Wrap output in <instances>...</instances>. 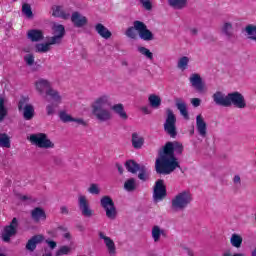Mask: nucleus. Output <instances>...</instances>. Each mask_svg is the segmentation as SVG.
Here are the masks:
<instances>
[{"label": "nucleus", "instance_id": "1", "mask_svg": "<svg viewBox=\"0 0 256 256\" xmlns=\"http://www.w3.org/2000/svg\"><path fill=\"white\" fill-rule=\"evenodd\" d=\"M175 153L181 155L183 153V144L179 142H168L164 146L163 153L156 160L155 169L159 175H171L175 169L181 167L179 161L175 157Z\"/></svg>", "mask_w": 256, "mask_h": 256}, {"label": "nucleus", "instance_id": "2", "mask_svg": "<svg viewBox=\"0 0 256 256\" xmlns=\"http://www.w3.org/2000/svg\"><path fill=\"white\" fill-rule=\"evenodd\" d=\"M107 107H111V98L109 96L102 95L96 98L91 104L92 115H94L98 121L103 123H105V121H110L113 115Z\"/></svg>", "mask_w": 256, "mask_h": 256}, {"label": "nucleus", "instance_id": "3", "mask_svg": "<svg viewBox=\"0 0 256 256\" xmlns=\"http://www.w3.org/2000/svg\"><path fill=\"white\" fill-rule=\"evenodd\" d=\"M35 89L36 91H38V93H40V95H43L45 93L48 97H50V99H52L54 103H56V105H59L61 101H63V97L59 95L57 90L52 89L51 82H49L48 80H45L43 78L38 79L35 82Z\"/></svg>", "mask_w": 256, "mask_h": 256}, {"label": "nucleus", "instance_id": "4", "mask_svg": "<svg viewBox=\"0 0 256 256\" xmlns=\"http://www.w3.org/2000/svg\"><path fill=\"white\" fill-rule=\"evenodd\" d=\"M133 25L134 27H130L127 29V37H129L130 39H135V37H137V32L135 31H138L140 39H142L143 41H153V33L149 29H147V25H145V23L136 20L134 21Z\"/></svg>", "mask_w": 256, "mask_h": 256}, {"label": "nucleus", "instance_id": "5", "mask_svg": "<svg viewBox=\"0 0 256 256\" xmlns=\"http://www.w3.org/2000/svg\"><path fill=\"white\" fill-rule=\"evenodd\" d=\"M191 201H193L191 191L184 190L179 192L171 200L172 211H185V209H187V207L191 204Z\"/></svg>", "mask_w": 256, "mask_h": 256}, {"label": "nucleus", "instance_id": "6", "mask_svg": "<svg viewBox=\"0 0 256 256\" xmlns=\"http://www.w3.org/2000/svg\"><path fill=\"white\" fill-rule=\"evenodd\" d=\"M28 139L32 145H36V147H39L40 149L55 148V143H53L45 133L32 134Z\"/></svg>", "mask_w": 256, "mask_h": 256}, {"label": "nucleus", "instance_id": "7", "mask_svg": "<svg viewBox=\"0 0 256 256\" xmlns=\"http://www.w3.org/2000/svg\"><path fill=\"white\" fill-rule=\"evenodd\" d=\"M175 123H177V116H175L173 110L166 109V122L164 123V130L166 133H168V135H170V137L177 136V128Z\"/></svg>", "mask_w": 256, "mask_h": 256}, {"label": "nucleus", "instance_id": "8", "mask_svg": "<svg viewBox=\"0 0 256 256\" xmlns=\"http://www.w3.org/2000/svg\"><path fill=\"white\" fill-rule=\"evenodd\" d=\"M101 207H103L104 211L106 212V217L108 219H116L117 217V208H115V203L113 199L109 196H104L100 200Z\"/></svg>", "mask_w": 256, "mask_h": 256}, {"label": "nucleus", "instance_id": "9", "mask_svg": "<svg viewBox=\"0 0 256 256\" xmlns=\"http://www.w3.org/2000/svg\"><path fill=\"white\" fill-rule=\"evenodd\" d=\"M19 111H23V117L26 121H31L35 117V108L29 104V98H21L18 103Z\"/></svg>", "mask_w": 256, "mask_h": 256}, {"label": "nucleus", "instance_id": "10", "mask_svg": "<svg viewBox=\"0 0 256 256\" xmlns=\"http://www.w3.org/2000/svg\"><path fill=\"white\" fill-rule=\"evenodd\" d=\"M229 107L234 105L237 109H245L247 107V102H245V97L239 92H233L228 94Z\"/></svg>", "mask_w": 256, "mask_h": 256}, {"label": "nucleus", "instance_id": "11", "mask_svg": "<svg viewBox=\"0 0 256 256\" xmlns=\"http://www.w3.org/2000/svg\"><path fill=\"white\" fill-rule=\"evenodd\" d=\"M17 227H19V222L17 221V218H13L10 225L6 226L2 233V239L5 243H9V241H11V237H15V235H17Z\"/></svg>", "mask_w": 256, "mask_h": 256}, {"label": "nucleus", "instance_id": "12", "mask_svg": "<svg viewBox=\"0 0 256 256\" xmlns=\"http://www.w3.org/2000/svg\"><path fill=\"white\" fill-rule=\"evenodd\" d=\"M78 207L83 217H93V209H91L87 196L81 194L78 196Z\"/></svg>", "mask_w": 256, "mask_h": 256}, {"label": "nucleus", "instance_id": "13", "mask_svg": "<svg viewBox=\"0 0 256 256\" xmlns=\"http://www.w3.org/2000/svg\"><path fill=\"white\" fill-rule=\"evenodd\" d=\"M52 33L54 36L50 37L51 44L59 45L61 43L63 37H65V26L54 23L52 26Z\"/></svg>", "mask_w": 256, "mask_h": 256}, {"label": "nucleus", "instance_id": "14", "mask_svg": "<svg viewBox=\"0 0 256 256\" xmlns=\"http://www.w3.org/2000/svg\"><path fill=\"white\" fill-rule=\"evenodd\" d=\"M167 197V189L165 188V183L163 180L156 181L153 192V199L156 203L163 201Z\"/></svg>", "mask_w": 256, "mask_h": 256}, {"label": "nucleus", "instance_id": "15", "mask_svg": "<svg viewBox=\"0 0 256 256\" xmlns=\"http://www.w3.org/2000/svg\"><path fill=\"white\" fill-rule=\"evenodd\" d=\"M219 33L228 39H231L235 35V26L233 22L229 20H224L219 27Z\"/></svg>", "mask_w": 256, "mask_h": 256}, {"label": "nucleus", "instance_id": "16", "mask_svg": "<svg viewBox=\"0 0 256 256\" xmlns=\"http://www.w3.org/2000/svg\"><path fill=\"white\" fill-rule=\"evenodd\" d=\"M99 238L104 241V244L106 245V249L108 251V254L110 256L117 255V246H115V242L111 237L105 235L103 232H99Z\"/></svg>", "mask_w": 256, "mask_h": 256}, {"label": "nucleus", "instance_id": "17", "mask_svg": "<svg viewBox=\"0 0 256 256\" xmlns=\"http://www.w3.org/2000/svg\"><path fill=\"white\" fill-rule=\"evenodd\" d=\"M190 85L196 91H199V93H203L205 91V83H203V78H201V75L197 73H193L189 77Z\"/></svg>", "mask_w": 256, "mask_h": 256}, {"label": "nucleus", "instance_id": "18", "mask_svg": "<svg viewBox=\"0 0 256 256\" xmlns=\"http://www.w3.org/2000/svg\"><path fill=\"white\" fill-rule=\"evenodd\" d=\"M212 99L216 105H220L221 107H229V94L225 95V93L217 91L213 94Z\"/></svg>", "mask_w": 256, "mask_h": 256}, {"label": "nucleus", "instance_id": "19", "mask_svg": "<svg viewBox=\"0 0 256 256\" xmlns=\"http://www.w3.org/2000/svg\"><path fill=\"white\" fill-rule=\"evenodd\" d=\"M71 22L73 23L74 27H85L88 23L87 17L83 16L79 12H74L71 15Z\"/></svg>", "mask_w": 256, "mask_h": 256}, {"label": "nucleus", "instance_id": "20", "mask_svg": "<svg viewBox=\"0 0 256 256\" xmlns=\"http://www.w3.org/2000/svg\"><path fill=\"white\" fill-rule=\"evenodd\" d=\"M196 127L201 137H205V135H207V123L201 114L196 116Z\"/></svg>", "mask_w": 256, "mask_h": 256}, {"label": "nucleus", "instance_id": "21", "mask_svg": "<svg viewBox=\"0 0 256 256\" xmlns=\"http://www.w3.org/2000/svg\"><path fill=\"white\" fill-rule=\"evenodd\" d=\"M43 241H45V237H43V235L33 236L26 244V249H28V251H35L37 245H39V243H43Z\"/></svg>", "mask_w": 256, "mask_h": 256}, {"label": "nucleus", "instance_id": "22", "mask_svg": "<svg viewBox=\"0 0 256 256\" xmlns=\"http://www.w3.org/2000/svg\"><path fill=\"white\" fill-rule=\"evenodd\" d=\"M27 37L32 43H37L39 41H43V31L32 29L27 32Z\"/></svg>", "mask_w": 256, "mask_h": 256}, {"label": "nucleus", "instance_id": "23", "mask_svg": "<svg viewBox=\"0 0 256 256\" xmlns=\"http://www.w3.org/2000/svg\"><path fill=\"white\" fill-rule=\"evenodd\" d=\"M59 118L64 123H69V121H74L75 123H78V125H85V121H83V119H81V118L75 119L69 113H67L65 111L59 112Z\"/></svg>", "mask_w": 256, "mask_h": 256}, {"label": "nucleus", "instance_id": "24", "mask_svg": "<svg viewBox=\"0 0 256 256\" xmlns=\"http://www.w3.org/2000/svg\"><path fill=\"white\" fill-rule=\"evenodd\" d=\"M95 31L102 37V39H111V31L101 23L95 25Z\"/></svg>", "mask_w": 256, "mask_h": 256}, {"label": "nucleus", "instance_id": "25", "mask_svg": "<svg viewBox=\"0 0 256 256\" xmlns=\"http://www.w3.org/2000/svg\"><path fill=\"white\" fill-rule=\"evenodd\" d=\"M31 217L34 221H36V223H39V221H45V219H47L45 210L41 208H34L31 212Z\"/></svg>", "mask_w": 256, "mask_h": 256}, {"label": "nucleus", "instance_id": "26", "mask_svg": "<svg viewBox=\"0 0 256 256\" xmlns=\"http://www.w3.org/2000/svg\"><path fill=\"white\" fill-rule=\"evenodd\" d=\"M52 15L53 17H59L60 19H69L71 14L63 11V6H52Z\"/></svg>", "mask_w": 256, "mask_h": 256}, {"label": "nucleus", "instance_id": "27", "mask_svg": "<svg viewBox=\"0 0 256 256\" xmlns=\"http://www.w3.org/2000/svg\"><path fill=\"white\" fill-rule=\"evenodd\" d=\"M176 107L178 111H180V114L186 121H189V112L187 111V103L183 100H177L176 101Z\"/></svg>", "mask_w": 256, "mask_h": 256}, {"label": "nucleus", "instance_id": "28", "mask_svg": "<svg viewBox=\"0 0 256 256\" xmlns=\"http://www.w3.org/2000/svg\"><path fill=\"white\" fill-rule=\"evenodd\" d=\"M148 102L152 109H159L161 107V96L157 94H150L148 96Z\"/></svg>", "mask_w": 256, "mask_h": 256}, {"label": "nucleus", "instance_id": "29", "mask_svg": "<svg viewBox=\"0 0 256 256\" xmlns=\"http://www.w3.org/2000/svg\"><path fill=\"white\" fill-rule=\"evenodd\" d=\"M151 233H152V239H153L154 243H159V241H161V237H163V235H165V230L159 226H154V227H152Z\"/></svg>", "mask_w": 256, "mask_h": 256}, {"label": "nucleus", "instance_id": "30", "mask_svg": "<svg viewBox=\"0 0 256 256\" xmlns=\"http://www.w3.org/2000/svg\"><path fill=\"white\" fill-rule=\"evenodd\" d=\"M51 45H55V44H51V40L49 38L47 43H38L35 45V52L36 53H49V51H51Z\"/></svg>", "mask_w": 256, "mask_h": 256}, {"label": "nucleus", "instance_id": "31", "mask_svg": "<svg viewBox=\"0 0 256 256\" xmlns=\"http://www.w3.org/2000/svg\"><path fill=\"white\" fill-rule=\"evenodd\" d=\"M144 143L145 140L142 138L141 135H139L138 133L132 134V145L134 149H141Z\"/></svg>", "mask_w": 256, "mask_h": 256}, {"label": "nucleus", "instance_id": "32", "mask_svg": "<svg viewBox=\"0 0 256 256\" xmlns=\"http://www.w3.org/2000/svg\"><path fill=\"white\" fill-rule=\"evenodd\" d=\"M190 61H191V59L187 56L180 57L177 61V68L180 71H187Z\"/></svg>", "mask_w": 256, "mask_h": 256}, {"label": "nucleus", "instance_id": "33", "mask_svg": "<svg viewBox=\"0 0 256 256\" xmlns=\"http://www.w3.org/2000/svg\"><path fill=\"white\" fill-rule=\"evenodd\" d=\"M230 243L232 247L240 249L241 245H243V237L237 233H234L230 237Z\"/></svg>", "mask_w": 256, "mask_h": 256}, {"label": "nucleus", "instance_id": "34", "mask_svg": "<svg viewBox=\"0 0 256 256\" xmlns=\"http://www.w3.org/2000/svg\"><path fill=\"white\" fill-rule=\"evenodd\" d=\"M168 4L173 9H185L187 7V0H168Z\"/></svg>", "mask_w": 256, "mask_h": 256}, {"label": "nucleus", "instance_id": "35", "mask_svg": "<svg viewBox=\"0 0 256 256\" xmlns=\"http://www.w3.org/2000/svg\"><path fill=\"white\" fill-rule=\"evenodd\" d=\"M112 111L116 112L117 115H119L120 118H122L124 121H127V113L125 112V109L123 108V104H116L111 107Z\"/></svg>", "mask_w": 256, "mask_h": 256}, {"label": "nucleus", "instance_id": "36", "mask_svg": "<svg viewBox=\"0 0 256 256\" xmlns=\"http://www.w3.org/2000/svg\"><path fill=\"white\" fill-rule=\"evenodd\" d=\"M8 113L7 106H5V97L0 96V123L7 117Z\"/></svg>", "mask_w": 256, "mask_h": 256}, {"label": "nucleus", "instance_id": "37", "mask_svg": "<svg viewBox=\"0 0 256 256\" xmlns=\"http://www.w3.org/2000/svg\"><path fill=\"white\" fill-rule=\"evenodd\" d=\"M125 167L129 173H137L139 171L141 165L137 164L134 160H128L125 163Z\"/></svg>", "mask_w": 256, "mask_h": 256}, {"label": "nucleus", "instance_id": "38", "mask_svg": "<svg viewBox=\"0 0 256 256\" xmlns=\"http://www.w3.org/2000/svg\"><path fill=\"white\" fill-rule=\"evenodd\" d=\"M0 147L5 149L11 148V138L5 133H0Z\"/></svg>", "mask_w": 256, "mask_h": 256}, {"label": "nucleus", "instance_id": "39", "mask_svg": "<svg viewBox=\"0 0 256 256\" xmlns=\"http://www.w3.org/2000/svg\"><path fill=\"white\" fill-rule=\"evenodd\" d=\"M138 171H139L138 178L140 179V181H147V179H149V175L151 174V172L149 171V168L141 165Z\"/></svg>", "mask_w": 256, "mask_h": 256}, {"label": "nucleus", "instance_id": "40", "mask_svg": "<svg viewBox=\"0 0 256 256\" xmlns=\"http://www.w3.org/2000/svg\"><path fill=\"white\" fill-rule=\"evenodd\" d=\"M137 50L140 55H143V57H146V59H148L149 61H153V53L151 52V50L143 46H139Z\"/></svg>", "mask_w": 256, "mask_h": 256}, {"label": "nucleus", "instance_id": "41", "mask_svg": "<svg viewBox=\"0 0 256 256\" xmlns=\"http://www.w3.org/2000/svg\"><path fill=\"white\" fill-rule=\"evenodd\" d=\"M124 189L128 192L135 191V189H137V182H135V179L130 178L126 180L124 183Z\"/></svg>", "mask_w": 256, "mask_h": 256}, {"label": "nucleus", "instance_id": "42", "mask_svg": "<svg viewBox=\"0 0 256 256\" xmlns=\"http://www.w3.org/2000/svg\"><path fill=\"white\" fill-rule=\"evenodd\" d=\"M245 31H246L248 37L252 41H256V26L255 25L250 24V25L246 26Z\"/></svg>", "mask_w": 256, "mask_h": 256}, {"label": "nucleus", "instance_id": "43", "mask_svg": "<svg viewBox=\"0 0 256 256\" xmlns=\"http://www.w3.org/2000/svg\"><path fill=\"white\" fill-rule=\"evenodd\" d=\"M22 13L27 17V19H33V10L31 9V5L28 3H24L22 5Z\"/></svg>", "mask_w": 256, "mask_h": 256}, {"label": "nucleus", "instance_id": "44", "mask_svg": "<svg viewBox=\"0 0 256 256\" xmlns=\"http://www.w3.org/2000/svg\"><path fill=\"white\" fill-rule=\"evenodd\" d=\"M24 62L28 67H33L35 65V55L29 53L24 56Z\"/></svg>", "mask_w": 256, "mask_h": 256}, {"label": "nucleus", "instance_id": "45", "mask_svg": "<svg viewBox=\"0 0 256 256\" xmlns=\"http://www.w3.org/2000/svg\"><path fill=\"white\" fill-rule=\"evenodd\" d=\"M56 231H62V237L63 239H65L66 241H71L72 237H71V233H69V231H67V228L64 227H58Z\"/></svg>", "mask_w": 256, "mask_h": 256}, {"label": "nucleus", "instance_id": "46", "mask_svg": "<svg viewBox=\"0 0 256 256\" xmlns=\"http://www.w3.org/2000/svg\"><path fill=\"white\" fill-rule=\"evenodd\" d=\"M69 253H71V247H69V246H62L56 252V256L69 255Z\"/></svg>", "mask_w": 256, "mask_h": 256}, {"label": "nucleus", "instance_id": "47", "mask_svg": "<svg viewBox=\"0 0 256 256\" xmlns=\"http://www.w3.org/2000/svg\"><path fill=\"white\" fill-rule=\"evenodd\" d=\"M88 192L91 195H99V193H101V190L99 189V185L91 184L90 187L88 188Z\"/></svg>", "mask_w": 256, "mask_h": 256}, {"label": "nucleus", "instance_id": "48", "mask_svg": "<svg viewBox=\"0 0 256 256\" xmlns=\"http://www.w3.org/2000/svg\"><path fill=\"white\" fill-rule=\"evenodd\" d=\"M139 2L146 11H151V9H153V3H151V0H139Z\"/></svg>", "mask_w": 256, "mask_h": 256}, {"label": "nucleus", "instance_id": "49", "mask_svg": "<svg viewBox=\"0 0 256 256\" xmlns=\"http://www.w3.org/2000/svg\"><path fill=\"white\" fill-rule=\"evenodd\" d=\"M233 183L236 187H241V176L235 175L233 178Z\"/></svg>", "mask_w": 256, "mask_h": 256}, {"label": "nucleus", "instance_id": "50", "mask_svg": "<svg viewBox=\"0 0 256 256\" xmlns=\"http://www.w3.org/2000/svg\"><path fill=\"white\" fill-rule=\"evenodd\" d=\"M191 103L193 107H199L201 105V99L199 98H192Z\"/></svg>", "mask_w": 256, "mask_h": 256}, {"label": "nucleus", "instance_id": "51", "mask_svg": "<svg viewBox=\"0 0 256 256\" xmlns=\"http://www.w3.org/2000/svg\"><path fill=\"white\" fill-rule=\"evenodd\" d=\"M46 111H47V114L48 115H53L54 113H55V106H53V105H48L47 107H46Z\"/></svg>", "mask_w": 256, "mask_h": 256}, {"label": "nucleus", "instance_id": "52", "mask_svg": "<svg viewBox=\"0 0 256 256\" xmlns=\"http://www.w3.org/2000/svg\"><path fill=\"white\" fill-rule=\"evenodd\" d=\"M46 243L50 249H55V247H57V242L53 240H46Z\"/></svg>", "mask_w": 256, "mask_h": 256}, {"label": "nucleus", "instance_id": "53", "mask_svg": "<svg viewBox=\"0 0 256 256\" xmlns=\"http://www.w3.org/2000/svg\"><path fill=\"white\" fill-rule=\"evenodd\" d=\"M23 51L24 53H31V51H33V47L32 46H24L23 47Z\"/></svg>", "mask_w": 256, "mask_h": 256}, {"label": "nucleus", "instance_id": "54", "mask_svg": "<svg viewBox=\"0 0 256 256\" xmlns=\"http://www.w3.org/2000/svg\"><path fill=\"white\" fill-rule=\"evenodd\" d=\"M60 211L63 215H67L69 213V209L67 208V206H62L60 208Z\"/></svg>", "mask_w": 256, "mask_h": 256}, {"label": "nucleus", "instance_id": "55", "mask_svg": "<svg viewBox=\"0 0 256 256\" xmlns=\"http://www.w3.org/2000/svg\"><path fill=\"white\" fill-rule=\"evenodd\" d=\"M143 113H145V115H151V109L144 107L142 108Z\"/></svg>", "mask_w": 256, "mask_h": 256}, {"label": "nucleus", "instance_id": "56", "mask_svg": "<svg viewBox=\"0 0 256 256\" xmlns=\"http://www.w3.org/2000/svg\"><path fill=\"white\" fill-rule=\"evenodd\" d=\"M198 32H199V30L197 28H195V27L190 28L191 35H197Z\"/></svg>", "mask_w": 256, "mask_h": 256}, {"label": "nucleus", "instance_id": "57", "mask_svg": "<svg viewBox=\"0 0 256 256\" xmlns=\"http://www.w3.org/2000/svg\"><path fill=\"white\" fill-rule=\"evenodd\" d=\"M116 167H117L118 172L120 173V175H123V166H121V164H116Z\"/></svg>", "mask_w": 256, "mask_h": 256}, {"label": "nucleus", "instance_id": "58", "mask_svg": "<svg viewBox=\"0 0 256 256\" xmlns=\"http://www.w3.org/2000/svg\"><path fill=\"white\" fill-rule=\"evenodd\" d=\"M19 199H21V201H27L29 199V196H27V195H19Z\"/></svg>", "mask_w": 256, "mask_h": 256}, {"label": "nucleus", "instance_id": "59", "mask_svg": "<svg viewBox=\"0 0 256 256\" xmlns=\"http://www.w3.org/2000/svg\"><path fill=\"white\" fill-rule=\"evenodd\" d=\"M186 252L189 256H193V251L190 249H186Z\"/></svg>", "mask_w": 256, "mask_h": 256}, {"label": "nucleus", "instance_id": "60", "mask_svg": "<svg viewBox=\"0 0 256 256\" xmlns=\"http://www.w3.org/2000/svg\"><path fill=\"white\" fill-rule=\"evenodd\" d=\"M223 256H233V255L231 254V251H226L224 252Z\"/></svg>", "mask_w": 256, "mask_h": 256}, {"label": "nucleus", "instance_id": "61", "mask_svg": "<svg viewBox=\"0 0 256 256\" xmlns=\"http://www.w3.org/2000/svg\"><path fill=\"white\" fill-rule=\"evenodd\" d=\"M232 256H245V255H243V254H241V253H236V254H234V255H232Z\"/></svg>", "mask_w": 256, "mask_h": 256}, {"label": "nucleus", "instance_id": "62", "mask_svg": "<svg viewBox=\"0 0 256 256\" xmlns=\"http://www.w3.org/2000/svg\"><path fill=\"white\" fill-rule=\"evenodd\" d=\"M252 256H256V249L252 252Z\"/></svg>", "mask_w": 256, "mask_h": 256}, {"label": "nucleus", "instance_id": "63", "mask_svg": "<svg viewBox=\"0 0 256 256\" xmlns=\"http://www.w3.org/2000/svg\"><path fill=\"white\" fill-rule=\"evenodd\" d=\"M43 256H51V253H48V254H44Z\"/></svg>", "mask_w": 256, "mask_h": 256}, {"label": "nucleus", "instance_id": "64", "mask_svg": "<svg viewBox=\"0 0 256 256\" xmlns=\"http://www.w3.org/2000/svg\"><path fill=\"white\" fill-rule=\"evenodd\" d=\"M0 256H5V254H3V253L0 252Z\"/></svg>", "mask_w": 256, "mask_h": 256}]
</instances>
